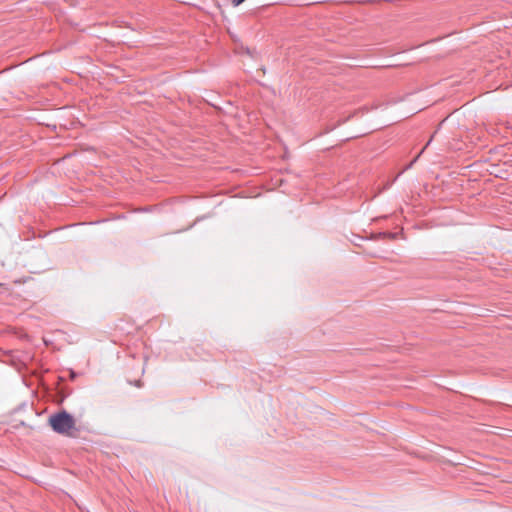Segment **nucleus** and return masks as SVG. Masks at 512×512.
<instances>
[{
    "instance_id": "obj_1",
    "label": "nucleus",
    "mask_w": 512,
    "mask_h": 512,
    "mask_svg": "<svg viewBox=\"0 0 512 512\" xmlns=\"http://www.w3.org/2000/svg\"><path fill=\"white\" fill-rule=\"evenodd\" d=\"M49 424L56 433L63 435H69L75 429V420L66 411L52 414L49 417Z\"/></svg>"
},
{
    "instance_id": "obj_2",
    "label": "nucleus",
    "mask_w": 512,
    "mask_h": 512,
    "mask_svg": "<svg viewBox=\"0 0 512 512\" xmlns=\"http://www.w3.org/2000/svg\"><path fill=\"white\" fill-rule=\"evenodd\" d=\"M244 1H245V0H232V4H233L234 6H238V5H240V4H241L242 2H244Z\"/></svg>"
},
{
    "instance_id": "obj_3",
    "label": "nucleus",
    "mask_w": 512,
    "mask_h": 512,
    "mask_svg": "<svg viewBox=\"0 0 512 512\" xmlns=\"http://www.w3.org/2000/svg\"><path fill=\"white\" fill-rule=\"evenodd\" d=\"M30 60H31V59L25 60V61L21 62L20 64L25 65V64H27V62H29Z\"/></svg>"
}]
</instances>
